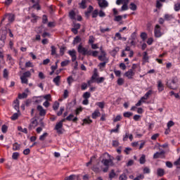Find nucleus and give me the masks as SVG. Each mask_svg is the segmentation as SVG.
Returning a JSON list of instances; mask_svg holds the SVG:
<instances>
[{
	"mask_svg": "<svg viewBox=\"0 0 180 180\" xmlns=\"http://www.w3.org/2000/svg\"><path fill=\"white\" fill-rule=\"evenodd\" d=\"M101 164L104 165L105 167H101L103 172L106 173L109 171V166L113 165V160L112 159H103L101 160Z\"/></svg>",
	"mask_w": 180,
	"mask_h": 180,
	"instance_id": "nucleus-1",
	"label": "nucleus"
},
{
	"mask_svg": "<svg viewBox=\"0 0 180 180\" xmlns=\"http://www.w3.org/2000/svg\"><path fill=\"white\" fill-rule=\"evenodd\" d=\"M178 83V77H172L171 82H167L166 85L170 89H176V84Z\"/></svg>",
	"mask_w": 180,
	"mask_h": 180,
	"instance_id": "nucleus-2",
	"label": "nucleus"
},
{
	"mask_svg": "<svg viewBox=\"0 0 180 180\" xmlns=\"http://www.w3.org/2000/svg\"><path fill=\"white\" fill-rule=\"evenodd\" d=\"M100 51L101 53V55L98 56V60L100 61H109V59H108V58H106V52H105V51H103V49H102V47L100 48Z\"/></svg>",
	"mask_w": 180,
	"mask_h": 180,
	"instance_id": "nucleus-3",
	"label": "nucleus"
},
{
	"mask_svg": "<svg viewBox=\"0 0 180 180\" xmlns=\"http://www.w3.org/2000/svg\"><path fill=\"white\" fill-rule=\"evenodd\" d=\"M155 37H161L162 36V32H161V26L156 25L154 30Z\"/></svg>",
	"mask_w": 180,
	"mask_h": 180,
	"instance_id": "nucleus-4",
	"label": "nucleus"
},
{
	"mask_svg": "<svg viewBox=\"0 0 180 180\" xmlns=\"http://www.w3.org/2000/svg\"><path fill=\"white\" fill-rule=\"evenodd\" d=\"M6 19H8V22H13L15 20V15L12 13L6 14L1 20V22H4Z\"/></svg>",
	"mask_w": 180,
	"mask_h": 180,
	"instance_id": "nucleus-5",
	"label": "nucleus"
},
{
	"mask_svg": "<svg viewBox=\"0 0 180 180\" xmlns=\"http://www.w3.org/2000/svg\"><path fill=\"white\" fill-rule=\"evenodd\" d=\"M158 158H165V151L162 150L160 152H156L153 155V159L157 160Z\"/></svg>",
	"mask_w": 180,
	"mask_h": 180,
	"instance_id": "nucleus-6",
	"label": "nucleus"
},
{
	"mask_svg": "<svg viewBox=\"0 0 180 180\" xmlns=\"http://www.w3.org/2000/svg\"><path fill=\"white\" fill-rule=\"evenodd\" d=\"M134 75H136V72L130 69L124 73V76L127 77L128 79H133V77H134Z\"/></svg>",
	"mask_w": 180,
	"mask_h": 180,
	"instance_id": "nucleus-7",
	"label": "nucleus"
},
{
	"mask_svg": "<svg viewBox=\"0 0 180 180\" xmlns=\"http://www.w3.org/2000/svg\"><path fill=\"white\" fill-rule=\"evenodd\" d=\"M86 50H88V49L82 46V44H80L77 47L78 53L82 54V56H86Z\"/></svg>",
	"mask_w": 180,
	"mask_h": 180,
	"instance_id": "nucleus-8",
	"label": "nucleus"
},
{
	"mask_svg": "<svg viewBox=\"0 0 180 180\" xmlns=\"http://www.w3.org/2000/svg\"><path fill=\"white\" fill-rule=\"evenodd\" d=\"M63 124L61 122L56 123L54 129L56 130L58 134H63Z\"/></svg>",
	"mask_w": 180,
	"mask_h": 180,
	"instance_id": "nucleus-9",
	"label": "nucleus"
},
{
	"mask_svg": "<svg viewBox=\"0 0 180 180\" xmlns=\"http://www.w3.org/2000/svg\"><path fill=\"white\" fill-rule=\"evenodd\" d=\"M68 54L72 57V63L77 60V51L75 50L68 51Z\"/></svg>",
	"mask_w": 180,
	"mask_h": 180,
	"instance_id": "nucleus-10",
	"label": "nucleus"
},
{
	"mask_svg": "<svg viewBox=\"0 0 180 180\" xmlns=\"http://www.w3.org/2000/svg\"><path fill=\"white\" fill-rule=\"evenodd\" d=\"M158 92H162L164 91V84H162V81H158Z\"/></svg>",
	"mask_w": 180,
	"mask_h": 180,
	"instance_id": "nucleus-11",
	"label": "nucleus"
},
{
	"mask_svg": "<svg viewBox=\"0 0 180 180\" xmlns=\"http://www.w3.org/2000/svg\"><path fill=\"white\" fill-rule=\"evenodd\" d=\"M37 110L39 111V116H46V110L43 109V106L38 105Z\"/></svg>",
	"mask_w": 180,
	"mask_h": 180,
	"instance_id": "nucleus-12",
	"label": "nucleus"
},
{
	"mask_svg": "<svg viewBox=\"0 0 180 180\" xmlns=\"http://www.w3.org/2000/svg\"><path fill=\"white\" fill-rule=\"evenodd\" d=\"M101 116V112H99V109H96L94 110V112L91 114L92 119H97V117H99Z\"/></svg>",
	"mask_w": 180,
	"mask_h": 180,
	"instance_id": "nucleus-13",
	"label": "nucleus"
},
{
	"mask_svg": "<svg viewBox=\"0 0 180 180\" xmlns=\"http://www.w3.org/2000/svg\"><path fill=\"white\" fill-rule=\"evenodd\" d=\"M60 81H61V76H56L53 79V82L56 85V86H60Z\"/></svg>",
	"mask_w": 180,
	"mask_h": 180,
	"instance_id": "nucleus-14",
	"label": "nucleus"
},
{
	"mask_svg": "<svg viewBox=\"0 0 180 180\" xmlns=\"http://www.w3.org/2000/svg\"><path fill=\"white\" fill-rule=\"evenodd\" d=\"M157 175L158 176H164L165 175V170L162 168H158L157 169Z\"/></svg>",
	"mask_w": 180,
	"mask_h": 180,
	"instance_id": "nucleus-15",
	"label": "nucleus"
},
{
	"mask_svg": "<svg viewBox=\"0 0 180 180\" xmlns=\"http://www.w3.org/2000/svg\"><path fill=\"white\" fill-rule=\"evenodd\" d=\"M13 108L15 110H17V112H19V100L18 99H15L13 101Z\"/></svg>",
	"mask_w": 180,
	"mask_h": 180,
	"instance_id": "nucleus-16",
	"label": "nucleus"
},
{
	"mask_svg": "<svg viewBox=\"0 0 180 180\" xmlns=\"http://www.w3.org/2000/svg\"><path fill=\"white\" fill-rule=\"evenodd\" d=\"M108 1H106V0H102L98 3L100 8H108Z\"/></svg>",
	"mask_w": 180,
	"mask_h": 180,
	"instance_id": "nucleus-17",
	"label": "nucleus"
},
{
	"mask_svg": "<svg viewBox=\"0 0 180 180\" xmlns=\"http://www.w3.org/2000/svg\"><path fill=\"white\" fill-rule=\"evenodd\" d=\"M20 150V144L15 142L13 144V151H19Z\"/></svg>",
	"mask_w": 180,
	"mask_h": 180,
	"instance_id": "nucleus-18",
	"label": "nucleus"
},
{
	"mask_svg": "<svg viewBox=\"0 0 180 180\" xmlns=\"http://www.w3.org/2000/svg\"><path fill=\"white\" fill-rule=\"evenodd\" d=\"M79 6L81 9H86V0H82V2L79 4Z\"/></svg>",
	"mask_w": 180,
	"mask_h": 180,
	"instance_id": "nucleus-19",
	"label": "nucleus"
},
{
	"mask_svg": "<svg viewBox=\"0 0 180 180\" xmlns=\"http://www.w3.org/2000/svg\"><path fill=\"white\" fill-rule=\"evenodd\" d=\"M76 13L75 11H74V10H72L69 12V18L70 19H71L72 20H75V16H76Z\"/></svg>",
	"mask_w": 180,
	"mask_h": 180,
	"instance_id": "nucleus-20",
	"label": "nucleus"
},
{
	"mask_svg": "<svg viewBox=\"0 0 180 180\" xmlns=\"http://www.w3.org/2000/svg\"><path fill=\"white\" fill-rule=\"evenodd\" d=\"M98 77H99V74L98 73V70L95 69L94 71V74L91 76V79L96 81V79H98Z\"/></svg>",
	"mask_w": 180,
	"mask_h": 180,
	"instance_id": "nucleus-21",
	"label": "nucleus"
},
{
	"mask_svg": "<svg viewBox=\"0 0 180 180\" xmlns=\"http://www.w3.org/2000/svg\"><path fill=\"white\" fill-rule=\"evenodd\" d=\"M92 123V120L89 119V117L83 120V123L82 126H85V124H91Z\"/></svg>",
	"mask_w": 180,
	"mask_h": 180,
	"instance_id": "nucleus-22",
	"label": "nucleus"
},
{
	"mask_svg": "<svg viewBox=\"0 0 180 180\" xmlns=\"http://www.w3.org/2000/svg\"><path fill=\"white\" fill-rule=\"evenodd\" d=\"M51 56H57V48L54 46H51Z\"/></svg>",
	"mask_w": 180,
	"mask_h": 180,
	"instance_id": "nucleus-23",
	"label": "nucleus"
},
{
	"mask_svg": "<svg viewBox=\"0 0 180 180\" xmlns=\"http://www.w3.org/2000/svg\"><path fill=\"white\" fill-rule=\"evenodd\" d=\"M31 17L32 18V19L31 20V22L32 23H36L37 22V19L39 18V17L36 15V14L34 13H32Z\"/></svg>",
	"mask_w": 180,
	"mask_h": 180,
	"instance_id": "nucleus-24",
	"label": "nucleus"
},
{
	"mask_svg": "<svg viewBox=\"0 0 180 180\" xmlns=\"http://www.w3.org/2000/svg\"><path fill=\"white\" fill-rule=\"evenodd\" d=\"M105 78L104 77H98L96 80V84H102L105 82Z\"/></svg>",
	"mask_w": 180,
	"mask_h": 180,
	"instance_id": "nucleus-25",
	"label": "nucleus"
},
{
	"mask_svg": "<svg viewBox=\"0 0 180 180\" xmlns=\"http://www.w3.org/2000/svg\"><path fill=\"white\" fill-rule=\"evenodd\" d=\"M81 37L79 36H77L76 37L74 38L73 44H78V43L81 42Z\"/></svg>",
	"mask_w": 180,
	"mask_h": 180,
	"instance_id": "nucleus-26",
	"label": "nucleus"
},
{
	"mask_svg": "<svg viewBox=\"0 0 180 180\" xmlns=\"http://www.w3.org/2000/svg\"><path fill=\"white\" fill-rule=\"evenodd\" d=\"M119 47H115L112 49V51H111V54L113 57H115V56H116V54H117V53H119Z\"/></svg>",
	"mask_w": 180,
	"mask_h": 180,
	"instance_id": "nucleus-27",
	"label": "nucleus"
},
{
	"mask_svg": "<svg viewBox=\"0 0 180 180\" xmlns=\"http://www.w3.org/2000/svg\"><path fill=\"white\" fill-rule=\"evenodd\" d=\"M67 82L69 86H71V84L74 82V78L72 76H69L67 79Z\"/></svg>",
	"mask_w": 180,
	"mask_h": 180,
	"instance_id": "nucleus-28",
	"label": "nucleus"
},
{
	"mask_svg": "<svg viewBox=\"0 0 180 180\" xmlns=\"http://www.w3.org/2000/svg\"><path fill=\"white\" fill-rule=\"evenodd\" d=\"M119 129H120V124L116 125V129H112L110 130V133H119Z\"/></svg>",
	"mask_w": 180,
	"mask_h": 180,
	"instance_id": "nucleus-29",
	"label": "nucleus"
},
{
	"mask_svg": "<svg viewBox=\"0 0 180 180\" xmlns=\"http://www.w3.org/2000/svg\"><path fill=\"white\" fill-rule=\"evenodd\" d=\"M98 15H99V11L98 9H95L91 14L93 18H98Z\"/></svg>",
	"mask_w": 180,
	"mask_h": 180,
	"instance_id": "nucleus-30",
	"label": "nucleus"
},
{
	"mask_svg": "<svg viewBox=\"0 0 180 180\" xmlns=\"http://www.w3.org/2000/svg\"><path fill=\"white\" fill-rule=\"evenodd\" d=\"M22 77H24L25 78H30L32 77V73H30V71L25 72L22 74Z\"/></svg>",
	"mask_w": 180,
	"mask_h": 180,
	"instance_id": "nucleus-31",
	"label": "nucleus"
},
{
	"mask_svg": "<svg viewBox=\"0 0 180 180\" xmlns=\"http://www.w3.org/2000/svg\"><path fill=\"white\" fill-rule=\"evenodd\" d=\"M47 136H49V134H47V132L44 133L42 135H41L39 136V140L41 141H44V140L46 139V137H47Z\"/></svg>",
	"mask_w": 180,
	"mask_h": 180,
	"instance_id": "nucleus-32",
	"label": "nucleus"
},
{
	"mask_svg": "<svg viewBox=\"0 0 180 180\" xmlns=\"http://www.w3.org/2000/svg\"><path fill=\"white\" fill-rule=\"evenodd\" d=\"M25 98H27V94L22 93L18 94V99H25Z\"/></svg>",
	"mask_w": 180,
	"mask_h": 180,
	"instance_id": "nucleus-33",
	"label": "nucleus"
},
{
	"mask_svg": "<svg viewBox=\"0 0 180 180\" xmlns=\"http://www.w3.org/2000/svg\"><path fill=\"white\" fill-rule=\"evenodd\" d=\"M173 18H174V15H169V14L165 15V20H172Z\"/></svg>",
	"mask_w": 180,
	"mask_h": 180,
	"instance_id": "nucleus-34",
	"label": "nucleus"
},
{
	"mask_svg": "<svg viewBox=\"0 0 180 180\" xmlns=\"http://www.w3.org/2000/svg\"><path fill=\"white\" fill-rule=\"evenodd\" d=\"M140 37L143 41H146V40L147 39V33L141 32Z\"/></svg>",
	"mask_w": 180,
	"mask_h": 180,
	"instance_id": "nucleus-35",
	"label": "nucleus"
},
{
	"mask_svg": "<svg viewBox=\"0 0 180 180\" xmlns=\"http://www.w3.org/2000/svg\"><path fill=\"white\" fill-rule=\"evenodd\" d=\"M129 9H131V11H136L137 6L134 3H131L129 5Z\"/></svg>",
	"mask_w": 180,
	"mask_h": 180,
	"instance_id": "nucleus-36",
	"label": "nucleus"
},
{
	"mask_svg": "<svg viewBox=\"0 0 180 180\" xmlns=\"http://www.w3.org/2000/svg\"><path fill=\"white\" fill-rule=\"evenodd\" d=\"M75 178H77V176L75 174H71L69 176L65 177V180H75Z\"/></svg>",
	"mask_w": 180,
	"mask_h": 180,
	"instance_id": "nucleus-37",
	"label": "nucleus"
},
{
	"mask_svg": "<svg viewBox=\"0 0 180 180\" xmlns=\"http://www.w3.org/2000/svg\"><path fill=\"white\" fill-rule=\"evenodd\" d=\"M58 108H60V103L56 101L53 105V110H57Z\"/></svg>",
	"mask_w": 180,
	"mask_h": 180,
	"instance_id": "nucleus-38",
	"label": "nucleus"
},
{
	"mask_svg": "<svg viewBox=\"0 0 180 180\" xmlns=\"http://www.w3.org/2000/svg\"><path fill=\"white\" fill-rule=\"evenodd\" d=\"M116 176V173L115 172V170L112 169L110 173L109 174V178L110 179H113Z\"/></svg>",
	"mask_w": 180,
	"mask_h": 180,
	"instance_id": "nucleus-39",
	"label": "nucleus"
},
{
	"mask_svg": "<svg viewBox=\"0 0 180 180\" xmlns=\"http://www.w3.org/2000/svg\"><path fill=\"white\" fill-rule=\"evenodd\" d=\"M140 164H146V155H142L139 159Z\"/></svg>",
	"mask_w": 180,
	"mask_h": 180,
	"instance_id": "nucleus-40",
	"label": "nucleus"
},
{
	"mask_svg": "<svg viewBox=\"0 0 180 180\" xmlns=\"http://www.w3.org/2000/svg\"><path fill=\"white\" fill-rule=\"evenodd\" d=\"M20 79H21V82L22 84H28V82H29L27 77H25L24 76H21Z\"/></svg>",
	"mask_w": 180,
	"mask_h": 180,
	"instance_id": "nucleus-41",
	"label": "nucleus"
},
{
	"mask_svg": "<svg viewBox=\"0 0 180 180\" xmlns=\"http://www.w3.org/2000/svg\"><path fill=\"white\" fill-rule=\"evenodd\" d=\"M143 60L144 63H148V55L147 52L143 53Z\"/></svg>",
	"mask_w": 180,
	"mask_h": 180,
	"instance_id": "nucleus-42",
	"label": "nucleus"
},
{
	"mask_svg": "<svg viewBox=\"0 0 180 180\" xmlns=\"http://www.w3.org/2000/svg\"><path fill=\"white\" fill-rule=\"evenodd\" d=\"M83 98L84 99H89V98H91V93L86 91L83 94Z\"/></svg>",
	"mask_w": 180,
	"mask_h": 180,
	"instance_id": "nucleus-43",
	"label": "nucleus"
},
{
	"mask_svg": "<svg viewBox=\"0 0 180 180\" xmlns=\"http://www.w3.org/2000/svg\"><path fill=\"white\" fill-rule=\"evenodd\" d=\"M18 130L19 131H22V133H25V134H27V128H22V127H18Z\"/></svg>",
	"mask_w": 180,
	"mask_h": 180,
	"instance_id": "nucleus-44",
	"label": "nucleus"
},
{
	"mask_svg": "<svg viewBox=\"0 0 180 180\" xmlns=\"http://www.w3.org/2000/svg\"><path fill=\"white\" fill-rule=\"evenodd\" d=\"M174 9L175 12H179V11H180V3L175 4Z\"/></svg>",
	"mask_w": 180,
	"mask_h": 180,
	"instance_id": "nucleus-45",
	"label": "nucleus"
},
{
	"mask_svg": "<svg viewBox=\"0 0 180 180\" xmlns=\"http://www.w3.org/2000/svg\"><path fill=\"white\" fill-rule=\"evenodd\" d=\"M19 153L18 152H14L12 155L13 160H18L19 158Z\"/></svg>",
	"mask_w": 180,
	"mask_h": 180,
	"instance_id": "nucleus-46",
	"label": "nucleus"
},
{
	"mask_svg": "<svg viewBox=\"0 0 180 180\" xmlns=\"http://www.w3.org/2000/svg\"><path fill=\"white\" fill-rule=\"evenodd\" d=\"M122 120V116L120 115H118L116 116V117L113 118L114 123H116L117 122H120Z\"/></svg>",
	"mask_w": 180,
	"mask_h": 180,
	"instance_id": "nucleus-47",
	"label": "nucleus"
},
{
	"mask_svg": "<svg viewBox=\"0 0 180 180\" xmlns=\"http://www.w3.org/2000/svg\"><path fill=\"white\" fill-rule=\"evenodd\" d=\"M96 106H98L101 109H103L105 108V103L104 102H98L96 103Z\"/></svg>",
	"mask_w": 180,
	"mask_h": 180,
	"instance_id": "nucleus-48",
	"label": "nucleus"
},
{
	"mask_svg": "<svg viewBox=\"0 0 180 180\" xmlns=\"http://www.w3.org/2000/svg\"><path fill=\"white\" fill-rule=\"evenodd\" d=\"M108 63H109V61L106 60V61H104L103 63H100L98 64V67L100 68H104V67H106V64H108Z\"/></svg>",
	"mask_w": 180,
	"mask_h": 180,
	"instance_id": "nucleus-49",
	"label": "nucleus"
},
{
	"mask_svg": "<svg viewBox=\"0 0 180 180\" xmlns=\"http://www.w3.org/2000/svg\"><path fill=\"white\" fill-rule=\"evenodd\" d=\"M7 61H10V63L12 64H15V63L13 62V58H12V56L8 54L7 55Z\"/></svg>",
	"mask_w": 180,
	"mask_h": 180,
	"instance_id": "nucleus-50",
	"label": "nucleus"
},
{
	"mask_svg": "<svg viewBox=\"0 0 180 180\" xmlns=\"http://www.w3.org/2000/svg\"><path fill=\"white\" fill-rule=\"evenodd\" d=\"M132 115H133V112H125L123 113L124 117H127V118L130 117Z\"/></svg>",
	"mask_w": 180,
	"mask_h": 180,
	"instance_id": "nucleus-51",
	"label": "nucleus"
},
{
	"mask_svg": "<svg viewBox=\"0 0 180 180\" xmlns=\"http://www.w3.org/2000/svg\"><path fill=\"white\" fill-rule=\"evenodd\" d=\"M117 85L122 86L124 84V79L123 78H119L117 79Z\"/></svg>",
	"mask_w": 180,
	"mask_h": 180,
	"instance_id": "nucleus-52",
	"label": "nucleus"
},
{
	"mask_svg": "<svg viewBox=\"0 0 180 180\" xmlns=\"http://www.w3.org/2000/svg\"><path fill=\"white\" fill-rule=\"evenodd\" d=\"M65 109V108L63 106L60 107L59 111L57 112V116H61V115H63V112H64Z\"/></svg>",
	"mask_w": 180,
	"mask_h": 180,
	"instance_id": "nucleus-53",
	"label": "nucleus"
},
{
	"mask_svg": "<svg viewBox=\"0 0 180 180\" xmlns=\"http://www.w3.org/2000/svg\"><path fill=\"white\" fill-rule=\"evenodd\" d=\"M120 180H127V175L125 173L122 174L119 178Z\"/></svg>",
	"mask_w": 180,
	"mask_h": 180,
	"instance_id": "nucleus-54",
	"label": "nucleus"
},
{
	"mask_svg": "<svg viewBox=\"0 0 180 180\" xmlns=\"http://www.w3.org/2000/svg\"><path fill=\"white\" fill-rule=\"evenodd\" d=\"M1 131L2 133H6L8 131V126H6V124L2 125Z\"/></svg>",
	"mask_w": 180,
	"mask_h": 180,
	"instance_id": "nucleus-55",
	"label": "nucleus"
},
{
	"mask_svg": "<svg viewBox=\"0 0 180 180\" xmlns=\"http://www.w3.org/2000/svg\"><path fill=\"white\" fill-rule=\"evenodd\" d=\"M33 67H34L33 63L30 61H28L25 63L26 68H33Z\"/></svg>",
	"mask_w": 180,
	"mask_h": 180,
	"instance_id": "nucleus-56",
	"label": "nucleus"
},
{
	"mask_svg": "<svg viewBox=\"0 0 180 180\" xmlns=\"http://www.w3.org/2000/svg\"><path fill=\"white\" fill-rule=\"evenodd\" d=\"M18 117H19V114H18L17 112L14 113L11 117V120H18Z\"/></svg>",
	"mask_w": 180,
	"mask_h": 180,
	"instance_id": "nucleus-57",
	"label": "nucleus"
},
{
	"mask_svg": "<svg viewBox=\"0 0 180 180\" xmlns=\"http://www.w3.org/2000/svg\"><path fill=\"white\" fill-rule=\"evenodd\" d=\"M122 19H123V16L117 15L115 17L114 20H115V22H120V20H122Z\"/></svg>",
	"mask_w": 180,
	"mask_h": 180,
	"instance_id": "nucleus-58",
	"label": "nucleus"
},
{
	"mask_svg": "<svg viewBox=\"0 0 180 180\" xmlns=\"http://www.w3.org/2000/svg\"><path fill=\"white\" fill-rule=\"evenodd\" d=\"M86 88H88V84H86L85 82L82 83L81 85L82 91H85V89H86Z\"/></svg>",
	"mask_w": 180,
	"mask_h": 180,
	"instance_id": "nucleus-59",
	"label": "nucleus"
},
{
	"mask_svg": "<svg viewBox=\"0 0 180 180\" xmlns=\"http://www.w3.org/2000/svg\"><path fill=\"white\" fill-rule=\"evenodd\" d=\"M68 64H70V60H65L61 62L60 65L61 67H67V65H68Z\"/></svg>",
	"mask_w": 180,
	"mask_h": 180,
	"instance_id": "nucleus-60",
	"label": "nucleus"
},
{
	"mask_svg": "<svg viewBox=\"0 0 180 180\" xmlns=\"http://www.w3.org/2000/svg\"><path fill=\"white\" fill-rule=\"evenodd\" d=\"M47 22H49V19L47 18V15H44L43 17H42V23L46 25V23H47Z\"/></svg>",
	"mask_w": 180,
	"mask_h": 180,
	"instance_id": "nucleus-61",
	"label": "nucleus"
},
{
	"mask_svg": "<svg viewBox=\"0 0 180 180\" xmlns=\"http://www.w3.org/2000/svg\"><path fill=\"white\" fill-rule=\"evenodd\" d=\"M100 32L101 33H105V32H110V28H100Z\"/></svg>",
	"mask_w": 180,
	"mask_h": 180,
	"instance_id": "nucleus-62",
	"label": "nucleus"
},
{
	"mask_svg": "<svg viewBox=\"0 0 180 180\" xmlns=\"http://www.w3.org/2000/svg\"><path fill=\"white\" fill-rule=\"evenodd\" d=\"M151 172V170L148 167H146L143 168V174H150Z\"/></svg>",
	"mask_w": 180,
	"mask_h": 180,
	"instance_id": "nucleus-63",
	"label": "nucleus"
},
{
	"mask_svg": "<svg viewBox=\"0 0 180 180\" xmlns=\"http://www.w3.org/2000/svg\"><path fill=\"white\" fill-rule=\"evenodd\" d=\"M81 112H82V107L77 108L75 110L76 115L78 116Z\"/></svg>",
	"mask_w": 180,
	"mask_h": 180,
	"instance_id": "nucleus-64",
	"label": "nucleus"
}]
</instances>
